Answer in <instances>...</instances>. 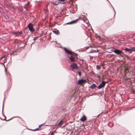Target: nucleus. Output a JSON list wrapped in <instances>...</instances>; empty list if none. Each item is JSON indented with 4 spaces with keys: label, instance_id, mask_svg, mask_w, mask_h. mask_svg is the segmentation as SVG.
Instances as JSON below:
<instances>
[{
    "label": "nucleus",
    "instance_id": "f257e3e1",
    "mask_svg": "<svg viewBox=\"0 0 135 135\" xmlns=\"http://www.w3.org/2000/svg\"><path fill=\"white\" fill-rule=\"evenodd\" d=\"M27 27L31 32H33L35 30L33 28V25L32 23H29Z\"/></svg>",
    "mask_w": 135,
    "mask_h": 135
},
{
    "label": "nucleus",
    "instance_id": "39448f33",
    "mask_svg": "<svg viewBox=\"0 0 135 135\" xmlns=\"http://www.w3.org/2000/svg\"><path fill=\"white\" fill-rule=\"evenodd\" d=\"M86 81V80L84 79H80L79 80L78 82V84H82L85 83Z\"/></svg>",
    "mask_w": 135,
    "mask_h": 135
},
{
    "label": "nucleus",
    "instance_id": "0eeeda50",
    "mask_svg": "<svg viewBox=\"0 0 135 135\" xmlns=\"http://www.w3.org/2000/svg\"><path fill=\"white\" fill-rule=\"evenodd\" d=\"M64 50L65 52L67 54H69L70 55H72L73 54L71 51L66 48H65Z\"/></svg>",
    "mask_w": 135,
    "mask_h": 135
},
{
    "label": "nucleus",
    "instance_id": "aec40b11",
    "mask_svg": "<svg viewBox=\"0 0 135 135\" xmlns=\"http://www.w3.org/2000/svg\"><path fill=\"white\" fill-rule=\"evenodd\" d=\"M132 51L135 52V47H132Z\"/></svg>",
    "mask_w": 135,
    "mask_h": 135
},
{
    "label": "nucleus",
    "instance_id": "6e6552de",
    "mask_svg": "<svg viewBox=\"0 0 135 135\" xmlns=\"http://www.w3.org/2000/svg\"><path fill=\"white\" fill-rule=\"evenodd\" d=\"M86 120V116L85 115H83V116L81 118L80 120L82 122H84Z\"/></svg>",
    "mask_w": 135,
    "mask_h": 135
},
{
    "label": "nucleus",
    "instance_id": "ddd939ff",
    "mask_svg": "<svg viewBox=\"0 0 135 135\" xmlns=\"http://www.w3.org/2000/svg\"><path fill=\"white\" fill-rule=\"evenodd\" d=\"M125 50L126 51H132V47H131L130 49H128V48H126Z\"/></svg>",
    "mask_w": 135,
    "mask_h": 135
},
{
    "label": "nucleus",
    "instance_id": "a211bd4d",
    "mask_svg": "<svg viewBox=\"0 0 135 135\" xmlns=\"http://www.w3.org/2000/svg\"><path fill=\"white\" fill-rule=\"evenodd\" d=\"M78 74L79 75V76L80 77H81V72L80 71L79 72Z\"/></svg>",
    "mask_w": 135,
    "mask_h": 135
},
{
    "label": "nucleus",
    "instance_id": "f3484780",
    "mask_svg": "<svg viewBox=\"0 0 135 135\" xmlns=\"http://www.w3.org/2000/svg\"><path fill=\"white\" fill-rule=\"evenodd\" d=\"M39 37H36L34 38L33 40H37L38 38H39Z\"/></svg>",
    "mask_w": 135,
    "mask_h": 135
},
{
    "label": "nucleus",
    "instance_id": "f8f14e48",
    "mask_svg": "<svg viewBox=\"0 0 135 135\" xmlns=\"http://www.w3.org/2000/svg\"><path fill=\"white\" fill-rule=\"evenodd\" d=\"M63 122L64 121L62 120H61V121L58 123V125L59 126L62 125Z\"/></svg>",
    "mask_w": 135,
    "mask_h": 135
},
{
    "label": "nucleus",
    "instance_id": "5701e85b",
    "mask_svg": "<svg viewBox=\"0 0 135 135\" xmlns=\"http://www.w3.org/2000/svg\"><path fill=\"white\" fill-rule=\"evenodd\" d=\"M43 124H40V125L39 126V128H40L41 126L43 125Z\"/></svg>",
    "mask_w": 135,
    "mask_h": 135
},
{
    "label": "nucleus",
    "instance_id": "dca6fc26",
    "mask_svg": "<svg viewBox=\"0 0 135 135\" xmlns=\"http://www.w3.org/2000/svg\"><path fill=\"white\" fill-rule=\"evenodd\" d=\"M39 128H37L36 129H32V130H31V131H38L39 130Z\"/></svg>",
    "mask_w": 135,
    "mask_h": 135
},
{
    "label": "nucleus",
    "instance_id": "423d86ee",
    "mask_svg": "<svg viewBox=\"0 0 135 135\" xmlns=\"http://www.w3.org/2000/svg\"><path fill=\"white\" fill-rule=\"evenodd\" d=\"M78 20V19H77L76 20H74V21H72L70 22H69V23H66V24H73L76 23L77 22Z\"/></svg>",
    "mask_w": 135,
    "mask_h": 135
},
{
    "label": "nucleus",
    "instance_id": "4468645a",
    "mask_svg": "<svg viewBox=\"0 0 135 135\" xmlns=\"http://www.w3.org/2000/svg\"><path fill=\"white\" fill-rule=\"evenodd\" d=\"M96 68L97 69L99 70L100 69L101 67L99 65H97L96 66Z\"/></svg>",
    "mask_w": 135,
    "mask_h": 135
},
{
    "label": "nucleus",
    "instance_id": "f03ea898",
    "mask_svg": "<svg viewBox=\"0 0 135 135\" xmlns=\"http://www.w3.org/2000/svg\"><path fill=\"white\" fill-rule=\"evenodd\" d=\"M113 52L115 54L118 55H120L121 54H123V53L119 49L115 50L113 51Z\"/></svg>",
    "mask_w": 135,
    "mask_h": 135
},
{
    "label": "nucleus",
    "instance_id": "4be33fe9",
    "mask_svg": "<svg viewBox=\"0 0 135 135\" xmlns=\"http://www.w3.org/2000/svg\"><path fill=\"white\" fill-rule=\"evenodd\" d=\"M59 1H60V2H64L66 0H57Z\"/></svg>",
    "mask_w": 135,
    "mask_h": 135
},
{
    "label": "nucleus",
    "instance_id": "2eb2a0df",
    "mask_svg": "<svg viewBox=\"0 0 135 135\" xmlns=\"http://www.w3.org/2000/svg\"><path fill=\"white\" fill-rule=\"evenodd\" d=\"M52 3L54 5H57L58 4L57 2H53Z\"/></svg>",
    "mask_w": 135,
    "mask_h": 135
},
{
    "label": "nucleus",
    "instance_id": "393cba45",
    "mask_svg": "<svg viewBox=\"0 0 135 135\" xmlns=\"http://www.w3.org/2000/svg\"><path fill=\"white\" fill-rule=\"evenodd\" d=\"M86 20V19L85 18H84V19H83V20L84 21H85V20Z\"/></svg>",
    "mask_w": 135,
    "mask_h": 135
},
{
    "label": "nucleus",
    "instance_id": "7ed1b4c3",
    "mask_svg": "<svg viewBox=\"0 0 135 135\" xmlns=\"http://www.w3.org/2000/svg\"><path fill=\"white\" fill-rule=\"evenodd\" d=\"M107 83V82L102 81L101 83L98 86V88L100 89L104 87Z\"/></svg>",
    "mask_w": 135,
    "mask_h": 135
},
{
    "label": "nucleus",
    "instance_id": "b1692460",
    "mask_svg": "<svg viewBox=\"0 0 135 135\" xmlns=\"http://www.w3.org/2000/svg\"><path fill=\"white\" fill-rule=\"evenodd\" d=\"M92 51H92V52H96V51H95V50H92Z\"/></svg>",
    "mask_w": 135,
    "mask_h": 135
},
{
    "label": "nucleus",
    "instance_id": "412c9836",
    "mask_svg": "<svg viewBox=\"0 0 135 135\" xmlns=\"http://www.w3.org/2000/svg\"><path fill=\"white\" fill-rule=\"evenodd\" d=\"M20 33H21L20 32H15V34H20Z\"/></svg>",
    "mask_w": 135,
    "mask_h": 135
},
{
    "label": "nucleus",
    "instance_id": "20e7f679",
    "mask_svg": "<svg viewBox=\"0 0 135 135\" xmlns=\"http://www.w3.org/2000/svg\"><path fill=\"white\" fill-rule=\"evenodd\" d=\"M70 67L72 68L73 69H77L78 67L75 63H73L70 65Z\"/></svg>",
    "mask_w": 135,
    "mask_h": 135
},
{
    "label": "nucleus",
    "instance_id": "a878e982",
    "mask_svg": "<svg viewBox=\"0 0 135 135\" xmlns=\"http://www.w3.org/2000/svg\"><path fill=\"white\" fill-rule=\"evenodd\" d=\"M53 133H51V134H53Z\"/></svg>",
    "mask_w": 135,
    "mask_h": 135
},
{
    "label": "nucleus",
    "instance_id": "1a4fd4ad",
    "mask_svg": "<svg viewBox=\"0 0 135 135\" xmlns=\"http://www.w3.org/2000/svg\"><path fill=\"white\" fill-rule=\"evenodd\" d=\"M53 32L56 35H59L60 33V32L58 30H54L53 31Z\"/></svg>",
    "mask_w": 135,
    "mask_h": 135
},
{
    "label": "nucleus",
    "instance_id": "9d476101",
    "mask_svg": "<svg viewBox=\"0 0 135 135\" xmlns=\"http://www.w3.org/2000/svg\"><path fill=\"white\" fill-rule=\"evenodd\" d=\"M70 61L72 62H74L75 61V60L74 58L72 56H71L70 57Z\"/></svg>",
    "mask_w": 135,
    "mask_h": 135
},
{
    "label": "nucleus",
    "instance_id": "9b49d317",
    "mask_svg": "<svg viewBox=\"0 0 135 135\" xmlns=\"http://www.w3.org/2000/svg\"><path fill=\"white\" fill-rule=\"evenodd\" d=\"M95 86H96L95 84H93L90 86V88H91L92 89H93L95 88Z\"/></svg>",
    "mask_w": 135,
    "mask_h": 135
},
{
    "label": "nucleus",
    "instance_id": "6ab92c4d",
    "mask_svg": "<svg viewBox=\"0 0 135 135\" xmlns=\"http://www.w3.org/2000/svg\"><path fill=\"white\" fill-rule=\"evenodd\" d=\"M5 56V55H4V56H2V57H0V59L1 60L3 58H4Z\"/></svg>",
    "mask_w": 135,
    "mask_h": 135
}]
</instances>
